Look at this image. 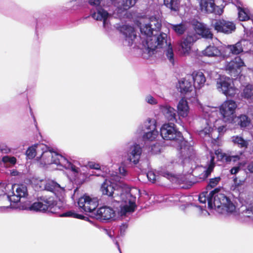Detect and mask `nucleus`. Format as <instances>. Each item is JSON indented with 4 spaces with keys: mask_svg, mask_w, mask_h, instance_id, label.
<instances>
[{
    "mask_svg": "<svg viewBox=\"0 0 253 253\" xmlns=\"http://www.w3.org/2000/svg\"><path fill=\"white\" fill-rule=\"evenodd\" d=\"M161 27V20L156 17H151L143 19L140 22L141 35L137 37L134 28L129 25H125L120 27V31L124 38V43L127 46L137 47L146 50L148 53L156 48L167 47L165 54L169 61L174 64V53L170 42H167V35L162 33L156 37L153 31H157Z\"/></svg>",
    "mask_w": 253,
    "mask_h": 253,
    "instance_id": "nucleus-1",
    "label": "nucleus"
},
{
    "mask_svg": "<svg viewBox=\"0 0 253 253\" xmlns=\"http://www.w3.org/2000/svg\"><path fill=\"white\" fill-rule=\"evenodd\" d=\"M237 107L236 102L232 100L223 102L219 107V112L222 117L221 119H218L217 108L208 106L204 107L203 108L204 117L203 121L206 126L199 131L200 136L203 138L208 137L215 139L223 134L227 130L226 123H232L235 118Z\"/></svg>",
    "mask_w": 253,
    "mask_h": 253,
    "instance_id": "nucleus-2",
    "label": "nucleus"
},
{
    "mask_svg": "<svg viewBox=\"0 0 253 253\" xmlns=\"http://www.w3.org/2000/svg\"><path fill=\"white\" fill-rule=\"evenodd\" d=\"M103 194L112 196L114 201L120 203V216H127L136 209V195L139 193L136 188H130L117 174L112 175L101 185Z\"/></svg>",
    "mask_w": 253,
    "mask_h": 253,
    "instance_id": "nucleus-3",
    "label": "nucleus"
},
{
    "mask_svg": "<svg viewBox=\"0 0 253 253\" xmlns=\"http://www.w3.org/2000/svg\"><path fill=\"white\" fill-rule=\"evenodd\" d=\"M198 200L200 203L204 205L199 207L200 210L206 207L205 204L207 200L208 208L210 210H214L222 214L236 215L237 213L235 205L224 194L218 193V189L211 191L209 195L208 192H202L199 195Z\"/></svg>",
    "mask_w": 253,
    "mask_h": 253,
    "instance_id": "nucleus-4",
    "label": "nucleus"
},
{
    "mask_svg": "<svg viewBox=\"0 0 253 253\" xmlns=\"http://www.w3.org/2000/svg\"><path fill=\"white\" fill-rule=\"evenodd\" d=\"M38 151L40 152L37 159L43 166L54 164L67 169L71 170L74 173H79L80 168L62 155L50 150L46 145L40 143L38 146Z\"/></svg>",
    "mask_w": 253,
    "mask_h": 253,
    "instance_id": "nucleus-5",
    "label": "nucleus"
},
{
    "mask_svg": "<svg viewBox=\"0 0 253 253\" xmlns=\"http://www.w3.org/2000/svg\"><path fill=\"white\" fill-rule=\"evenodd\" d=\"M64 207L63 198H59V201H56L52 198L41 199L40 201L34 202L32 204L26 203L21 206L22 210L36 212H45L48 211L55 213H58L59 211Z\"/></svg>",
    "mask_w": 253,
    "mask_h": 253,
    "instance_id": "nucleus-6",
    "label": "nucleus"
},
{
    "mask_svg": "<svg viewBox=\"0 0 253 253\" xmlns=\"http://www.w3.org/2000/svg\"><path fill=\"white\" fill-rule=\"evenodd\" d=\"M31 184L37 190H47L54 193L59 198H64L65 195V186L50 179H43L33 177L31 179Z\"/></svg>",
    "mask_w": 253,
    "mask_h": 253,
    "instance_id": "nucleus-7",
    "label": "nucleus"
},
{
    "mask_svg": "<svg viewBox=\"0 0 253 253\" xmlns=\"http://www.w3.org/2000/svg\"><path fill=\"white\" fill-rule=\"evenodd\" d=\"M216 88L219 92L227 97H233L238 92L232 80L225 76H220L216 79Z\"/></svg>",
    "mask_w": 253,
    "mask_h": 253,
    "instance_id": "nucleus-8",
    "label": "nucleus"
},
{
    "mask_svg": "<svg viewBox=\"0 0 253 253\" xmlns=\"http://www.w3.org/2000/svg\"><path fill=\"white\" fill-rule=\"evenodd\" d=\"M177 87L179 92L185 95L187 99L193 102H197L195 88L190 76L182 78L178 81Z\"/></svg>",
    "mask_w": 253,
    "mask_h": 253,
    "instance_id": "nucleus-9",
    "label": "nucleus"
},
{
    "mask_svg": "<svg viewBox=\"0 0 253 253\" xmlns=\"http://www.w3.org/2000/svg\"><path fill=\"white\" fill-rule=\"evenodd\" d=\"M90 15L93 19L103 22V28L106 32H108L112 30L110 22L112 15L106 10L100 6L95 7L91 9Z\"/></svg>",
    "mask_w": 253,
    "mask_h": 253,
    "instance_id": "nucleus-10",
    "label": "nucleus"
},
{
    "mask_svg": "<svg viewBox=\"0 0 253 253\" xmlns=\"http://www.w3.org/2000/svg\"><path fill=\"white\" fill-rule=\"evenodd\" d=\"M12 189L11 195H3V198L8 200L11 203H18L21 199L26 198L28 196L27 186L24 184H14Z\"/></svg>",
    "mask_w": 253,
    "mask_h": 253,
    "instance_id": "nucleus-11",
    "label": "nucleus"
},
{
    "mask_svg": "<svg viewBox=\"0 0 253 253\" xmlns=\"http://www.w3.org/2000/svg\"><path fill=\"white\" fill-rule=\"evenodd\" d=\"M160 132L164 139L173 140L175 143L182 138L181 133L177 130L173 124H164L161 128Z\"/></svg>",
    "mask_w": 253,
    "mask_h": 253,
    "instance_id": "nucleus-12",
    "label": "nucleus"
},
{
    "mask_svg": "<svg viewBox=\"0 0 253 253\" xmlns=\"http://www.w3.org/2000/svg\"><path fill=\"white\" fill-rule=\"evenodd\" d=\"M176 144L178 145L177 149L179 151L180 158L181 159V162L184 164L189 162L190 158L194 154L192 146L183 138L180 139Z\"/></svg>",
    "mask_w": 253,
    "mask_h": 253,
    "instance_id": "nucleus-13",
    "label": "nucleus"
},
{
    "mask_svg": "<svg viewBox=\"0 0 253 253\" xmlns=\"http://www.w3.org/2000/svg\"><path fill=\"white\" fill-rule=\"evenodd\" d=\"M78 203L81 209L85 212L92 213V216H93V212H95V209L98 205L97 198H91L86 195H84L80 198Z\"/></svg>",
    "mask_w": 253,
    "mask_h": 253,
    "instance_id": "nucleus-14",
    "label": "nucleus"
},
{
    "mask_svg": "<svg viewBox=\"0 0 253 253\" xmlns=\"http://www.w3.org/2000/svg\"><path fill=\"white\" fill-rule=\"evenodd\" d=\"M196 41V38L190 35L180 40L177 43V49L180 54L182 56L188 55L191 52L193 43Z\"/></svg>",
    "mask_w": 253,
    "mask_h": 253,
    "instance_id": "nucleus-15",
    "label": "nucleus"
},
{
    "mask_svg": "<svg viewBox=\"0 0 253 253\" xmlns=\"http://www.w3.org/2000/svg\"><path fill=\"white\" fill-rule=\"evenodd\" d=\"M127 160L130 163L137 164L142 153V149L139 145L135 143H129L127 145Z\"/></svg>",
    "mask_w": 253,
    "mask_h": 253,
    "instance_id": "nucleus-16",
    "label": "nucleus"
},
{
    "mask_svg": "<svg viewBox=\"0 0 253 253\" xmlns=\"http://www.w3.org/2000/svg\"><path fill=\"white\" fill-rule=\"evenodd\" d=\"M245 66V64L241 58L237 56L230 62L227 63L225 68L231 76L236 77L241 73V68Z\"/></svg>",
    "mask_w": 253,
    "mask_h": 253,
    "instance_id": "nucleus-17",
    "label": "nucleus"
},
{
    "mask_svg": "<svg viewBox=\"0 0 253 253\" xmlns=\"http://www.w3.org/2000/svg\"><path fill=\"white\" fill-rule=\"evenodd\" d=\"M145 127L148 130L143 135L145 140L152 141L159 136V132L156 130V122L154 119H148L144 123Z\"/></svg>",
    "mask_w": 253,
    "mask_h": 253,
    "instance_id": "nucleus-18",
    "label": "nucleus"
},
{
    "mask_svg": "<svg viewBox=\"0 0 253 253\" xmlns=\"http://www.w3.org/2000/svg\"><path fill=\"white\" fill-rule=\"evenodd\" d=\"M201 10L204 13H214L215 14L220 15L223 12V7L215 6L213 0H201L200 2Z\"/></svg>",
    "mask_w": 253,
    "mask_h": 253,
    "instance_id": "nucleus-19",
    "label": "nucleus"
},
{
    "mask_svg": "<svg viewBox=\"0 0 253 253\" xmlns=\"http://www.w3.org/2000/svg\"><path fill=\"white\" fill-rule=\"evenodd\" d=\"M115 215V212L112 208L104 206L95 210L92 216L100 220H109L114 219Z\"/></svg>",
    "mask_w": 253,
    "mask_h": 253,
    "instance_id": "nucleus-20",
    "label": "nucleus"
},
{
    "mask_svg": "<svg viewBox=\"0 0 253 253\" xmlns=\"http://www.w3.org/2000/svg\"><path fill=\"white\" fill-rule=\"evenodd\" d=\"M212 25L217 32L230 34L235 30V25L232 22L218 20L212 22Z\"/></svg>",
    "mask_w": 253,
    "mask_h": 253,
    "instance_id": "nucleus-21",
    "label": "nucleus"
},
{
    "mask_svg": "<svg viewBox=\"0 0 253 253\" xmlns=\"http://www.w3.org/2000/svg\"><path fill=\"white\" fill-rule=\"evenodd\" d=\"M201 55L209 57H219L224 58L227 56L225 53V49L223 47H216L214 45H209L200 53Z\"/></svg>",
    "mask_w": 253,
    "mask_h": 253,
    "instance_id": "nucleus-22",
    "label": "nucleus"
},
{
    "mask_svg": "<svg viewBox=\"0 0 253 253\" xmlns=\"http://www.w3.org/2000/svg\"><path fill=\"white\" fill-rule=\"evenodd\" d=\"M215 155L217 156L218 160L223 162L229 163L230 162H237L242 159V153L239 152L236 155L228 154L223 153L221 149H217L215 151Z\"/></svg>",
    "mask_w": 253,
    "mask_h": 253,
    "instance_id": "nucleus-23",
    "label": "nucleus"
},
{
    "mask_svg": "<svg viewBox=\"0 0 253 253\" xmlns=\"http://www.w3.org/2000/svg\"><path fill=\"white\" fill-rule=\"evenodd\" d=\"M137 0H115L114 4L117 8V13L126 15V10L133 6Z\"/></svg>",
    "mask_w": 253,
    "mask_h": 253,
    "instance_id": "nucleus-24",
    "label": "nucleus"
},
{
    "mask_svg": "<svg viewBox=\"0 0 253 253\" xmlns=\"http://www.w3.org/2000/svg\"><path fill=\"white\" fill-rule=\"evenodd\" d=\"M177 112L179 117L182 118H187L190 113V108L187 100L182 98L177 105Z\"/></svg>",
    "mask_w": 253,
    "mask_h": 253,
    "instance_id": "nucleus-25",
    "label": "nucleus"
},
{
    "mask_svg": "<svg viewBox=\"0 0 253 253\" xmlns=\"http://www.w3.org/2000/svg\"><path fill=\"white\" fill-rule=\"evenodd\" d=\"M194 81V86L196 89H200L203 87L206 81L204 73L201 71H194L191 75Z\"/></svg>",
    "mask_w": 253,
    "mask_h": 253,
    "instance_id": "nucleus-26",
    "label": "nucleus"
},
{
    "mask_svg": "<svg viewBox=\"0 0 253 253\" xmlns=\"http://www.w3.org/2000/svg\"><path fill=\"white\" fill-rule=\"evenodd\" d=\"M160 109L169 121L175 120L176 113L175 109L168 104H164L160 106Z\"/></svg>",
    "mask_w": 253,
    "mask_h": 253,
    "instance_id": "nucleus-27",
    "label": "nucleus"
},
{
    "mask_svg": "<svg viewBox=\"0 0 253 253\" xmlns=\"http://www.w3.org/2000/svg\"><path fill=\"white\" fill-rule=\"evenodd\" d=\"M248 43L246 40H241L235 44L228 45L226 48L229 49L233 54H239L242 52L244 50V46Z\"/></svg>",
    "mask_w": 253,
    "mask_h": 253,
    "instance_id": "nucleus-28",
    "label": "nucleus"
},
{
    "mask_svg": "<svg viewBox=\"0 0 253 253\" xmlns=\"http://www.w3.org/2000/svg\"><path fill=\"white\" fill-rule=\"evenodd\" d=\"M241 95L249 102H253V84H249L245 86L242 89Z\"/></svg>",
    "mask_w": 253,
    "mask_h": 253,
    "instance_id": "nucleus-29",
    "label": "nucleus"
},
{
    "mask_svg": "<svg viewBox=\"0 0 253 253\" xmlns=\"http://www.w3.org/2000/svg\"><path fill=\"white\" fill-rule=\"evenodd\" d=\"M214 160V157L213 156H211L210 163L208 164L207 168H204L203 169V173L199 175L200 178L204 179L210 175L215 166Z\"/></svg>",
    "mask_w": 253,
    "mask_h": 253,
    "instance_id": "nucleus-30",
    "label": "nucleus"
},
{
    "mask_svg": "<svg viewBox=\"0 0 253 253\" xmlns=\"http://www.w3.org/2000/svg\"><path fill=\"white\" fill-rule=\"evenodd\" d=\"M196 28L198 30L197 32L199 34L201 35L202 37L207 39H212V34L211 33L209 29L207 28L205 25L202 23H198Z\"/></svg>",
    "mask_w": 253,
    "mask_h": 253,
    "instance_id": "nucleus-31",
    "label": "nucleus"
},
{
    "mask_svg": "<svg viewBox=\"0 0 253 253\" xmlns=\"http://www.w3.org/2000/svg\"><path fill=\"white\" fill-rule=\"evenodd\" d=\"M232 141L234 144L237 145L240 148H247L249 145V141L244 139L239 135L233 136L231 137Z\"/></svg>",
    "mask_w": 253,
    "mask_h": 253,
    "instance_id": "nucleus-32",
    "label": "nucleus"
},
{
    "mask_svg": "<svg viewBox=\"0 0 253 253\" xmlns=\"http://www.w3.org/2000/svg\"><path fill=\"white\" fill-rule=\"evenodd\" d=\"M238 124L241 128H246L250 126L251 119L245 115H241L237 118Z\"/></svg>",
    "mask_w": 253,
    "mask_h": 253,
    "instance_id": "nucleus-33",
    "label": "nucleus"
},
{
    "mask_svg": "<svg viewBox=\"0 0 253 253\" xmlns=\"http://www.w3.org/2000/svg\"><path fill=\"white\" fill-rule=\"evenodd\" d=\"M164 4L172 11H177L179 9V1L178 0H164Z\"/></svg>",
    "mask_w": 253,
    "mask_h": 253,
    "instance_id": "nucleus-34",
    "label": "nucleus"
},
{
    "mask_svg": "<svg viewBox=\"0 0 253 253\" xmlns=\"http://www.w3.org/2000/svg\"><path fill=\"white\" fill-rule=\"evenodd\" d=\"M40 144H35L31 147H30L27 150L26 155L29 159H33L36 156H37V157L39 156L40 152L38 151V146Z\"/></svg>",
    "mask_w": 253,
    "mask_h": 253,
    "instance_id": "nucleus-35",
    "label": "nucleus"
},
{
    "mask_svg": "<svg viewBox=\"0 0 253 253\" xmlns=\"http://www.w3.org/2000/svg\"><path fill=\"white\" fill-rule=\"evenodd\" d=\"M244 218V221L249 222L253 221V207L247 209L242 213Z\"/></svg>",
    "mask_w": 253,
    "mask_h": 253,
    "instance_id": "nucleus-36",
    "label": "nucleus"
},
{
    "mask_svg": "<svg viewBox=\"0 0 253 253\" xmlns=\"http://www.w3.org/2000/svg\"><path fill=\"white\" fill-rule=\"evenodd\" d=\"M2 161L6 167L13 166L16 163V159L14 157L5 156H4Z\"/></svg>",
    "mask_w": 253,
    "mask_h": 253,
    "instance_id": "nucleus-37",
    "label": "nucleus"
},
{
    "mask_svg": "<svg viewBox=\"0 0 253 253\" xmlns=\"http://www.w3.org/2000/svg\"><path fill=\"white\" fill-rule=\"evenodd\" d=\"M170 27L178 35L183 34L186 29V27L183 23L179 24H170Z\"/></svg>",
    "mask_w": 253,
    "mask_h": 253,
    "instance_id": "nucleus-38",
    "label": "nucleus"
},
{
    "mask_svg": "<svg viewBox=\"0 0 253 253\" xmlns=\"http://www.w3.org/2000/svg\"><path fill=\"white\" fill-rule=\"evenodd\" d=\"M238 9V18L240 21H246L249 19L250 17L247 11L245 9L239 7Z\"/></svg>",
    "mask_w": 253,
    "mask_h": 253,
    "instance_id": "nucleus-39",
    "label": "nucleus"
},
{
    "mask_svg": "<svg viewBox=\"0 0 253 253\" xmlns=\"http://www.w3.org/2000/svg\"><path fill=\"white\" fill-rule=\"evenodd\" d=\"M145 101L147 103L154 105L158 103V101L153 96L150 94L147 95L145 97Z\"/></svg>",
    "mask_w": 253,
    "mask_h": 253,
    "instance_id": "nucleus-40",
    "label": "nucleus"
},
{
    "mask_svg": "<svg viewBox=\"0 0 253 253\" xmlns=\"http://www.w3.org/2000/svg\"><path fill=\"white\" fill-rule=\"evenodd\" d=\"M147 176L148 180L152 183H155L158 178V176L156 175L153 171H148L147 173Z\"/></svg>",
    "mask_w": 253,
    "mask_h": 253,
    "instance_id": "nucleus-41",
    "label": "nucleus"
},
{
    "mask_svg": "<svg viewBox=\"0 0 253 253\" xmlns=\"http://www.w3.org/2000/svg\"><path fill=\"white\" fill-rule=\"evenodd\" d=\"M221 178L219 176L211 179L209 184V186L211 187V188L214 187L218 184Z\"/></svg>",
    "mask_w": 253,
    "mask_h": 253,
    "instance_id": "nucleus-42",
    "label": "nucleus"
},
{
    "mask_svg": "<svg viewBox=\"0 0 253 253\" xmlns=\"http://www.w3.org/2000/svg\"><path fill=\"white\" fill-rule=\"evenodd\" d=\"M61 217L73 216L78 218L82 219L84 216L81 214L73 213L71 211L67 212L60 215Z\"/></svg>",
    "mask_w": 253,
    "mask_h": 253,
    "instance_id": "nucleus-43",
    "label": "nucleus"
},
{
    "mask_svg": "<svg viewBox=\"0 0 253 253\" xmlns=\"http://www.w3.org/2000/svg\"><path fill=\"white\" fill-rule=\"evenodd\" d=\"M88 166L92 169H100V166L99 164L93 162H89L88 163Z\"/></svg>",
    "mask_w": 253,
    "mask_h": 253,
    "instance_id": "nucleus-44",
    "label": "nucleus"
},
{
    "mask_svg": "<svg viewBox=\"0 0 253 253\" xmlns=\"http://www.w3.org/2000/svg\"><path fill=\"white\" fill-rule=\"evenodd\" d=\"M186 197L176 195L173 196V203H177V202H182L184 201V199L186 198Z\"/></svg>",
    "mask_w": 253,
    "mask_h": 253,
    "instance_id": "nucleus-45",
    "label": "nucleus"
},
{
    "mask_svg": "<svg viewBox=\"0 0 253 253\" xmlns=\"http://www.w3.org/2000/svg\"><path fill=\"white\" fill-rule=\"evenodd\" d=\"M0 150L3 153H8L10 151V149L4 144L0 145Z\"/></svg>",
    "mask_w": 253,
    "mask_h": 253,
    "instance_id": "nucleus-46",
    "label": "nucleus"
},
{
    "mask_svg": "<svg viewBox=\"0 0 253 253\" xmlns=\"http://www.w3.org/2000/svg\"><path fill=\"white\" fill-rule=\"evenodd\" d=\"M245 182V180H239L238 181L237 177L234 178V184L236 187L244 185Z\"/></svg>",
    "mask_w": 253,
    "mask_h": 253,
    "instance_id": "nucleus-47",
    "label": "nucleus"
},
{
    "mask_svg": "<svg viewBox=\"0 0 253 253\" xmlns=\"http://www.w3.org/2000/svg\"><path fill=\"white\" fill-rule=\"evenodd\" d=\"M241 165V163H239V166L238 167H234L230 169V173L232 174H236V173H237L240 170V168Z\"/></svg>",
    "mask_w": 253,
    "mask_h": 253,
    "instance_id": "nucleus-48",
    "label": "nucleus"
},
{
    "mask_svg": "<svg viewBox=\"0 0 253 253\" xmlns=\"http://www.w3.org/2000/svg\"><path fill=\"white\" fill-rule=\"evenodd\" d=\"M102 0H89V3L91 5L95 6V7L99 6V4Z\"/></svg>",
    "mask_w": 253,
    "mask_h": 253,
    "instance_id": "nucleus-49",
    "label": "nucleus"
},
{
    "mask_svg": "<svg viewBox=\"0 0 253 253\" xmlns=\"http://www.w3.org/2000/svg\"><path fill=\"white\" fill-rule=\"evenodd\" d=\"M120 173L123 176H125L126 174V170L124 167H120L119 169Z\"/></svg>",
    "mask_w": 253,
    "mask_h": 253,
    "instance_id": "nucleus-50",
    "label": "nucleus"
},
{
    "mask_svg": "<svg viewBox=\"0 0 253 253\" xmlns=\"http://www.w3.org/2000/svg\"><path fill=\"white\" fill-rule=\"evenodd\" d=\"M161 175L168 179H169L171 177H172V174L169 172H162Z\"/></svg>",
    "mask_w": 253,
    "mask_h": 253,
    "instance_id": "nucleus-51",
    "label": "nucleus"
},
{
    "mask_svg": "<svg viewBox=\"0 0 253 253\" xmlns=\"http://www.w3.org/2000/svg\"><path fill=\"white\" fill-rule=\"evenodd\" d=\"M4 189H5L4 184L0 183V196L3 195L2 198H3V195H4V194H3L4 192ZM3 199H4V198H3Z\"/></svg>",
    "mask_w": 253,
    "mask_h": 253,
    "instance_id": "nucleus-52",
    "label": "nucleus"
},
{
    "mask_svg": "<svg viewBox=\"0 0 253 253\" xmlns=\"http://www.w3.org/2000/svg\"><path fill=\"white\" fill-rule=\"evenodd\" d=\"M127 226L126 224H123L120 227V232L121 234H124L126 230V229Z\"/></svg>",
    "mask_w": 253,
    "mask_h": 253,
    "instance_id": "nucleus-53",
    "label": "nucleus"
},
{
    "mask_svg": "<svg viewBox=\"0 0 253 253\" xmlns=\"http://www.w3.org/2000/svg\"><path fill=\"white\" fill-rule=\"evenodd\" d=\"M151 151L153 153H157V152H160V149L159 147H156V146L155 145L154 147H152Z\"/></svg>",
    "mask_w": 253,
    "mask_h": 253,
    "instance_id": "nucleus-54",
    "label": "nucleus"
},
{
    "mask_svg": "<svg viewBox=\"0 0 253 253\" xmlns=\"http://www.w3.org/2000/svg\"><path fill=\"white\" fill-rule=\"evenodd\" d=\"M247 169L250 172H253V161L248 165Z\"/></svg>",
    "mask_w": 253,
    "mask_h": 253,
    "instance_id": "nucleus-55",
    "label": "nucleus"
},
{
    "mask_svg": "<svg viewBox=\"0 0 253 253\" xmlns=\"http://www.w3.org/2000/svg\"><path fill=\"white\" fill-rule=\"evenodd\" d=\"M18 174V172L16 170H12L10 171V174L13 176L17 175Z\"/></svg>",
    "mask_w": 253,
    "mask_h": 253,
    "instance_id": "nucleus-56",
    "label": "nucleus"
},
{
    "mask_svg": "<svg viewBox=\"0 0 253 253\" xmlns=\"http://www.w3.org/2000/svg\"><path fill=\"white\" fill-rule=\"evenodd\" d=\"M173 196H169L166 198V200L171 203H173Z\"/></svg>",
    "mask_w": 253,
    "mask_h": 253,
    "instance_id": "nucleus-57",
    "label": "nucleus"
},
{
    "mask_svg": "<svg viewBox=\"0 0 253 253\" xmlns=\"http://www.w3.org/2000/svg\"><path fill=\"white\" fill-rule=\"evenodd\" d=\"M195 207H197V208H199V207H200V206L197 207V205H195ZM199 211H202V213L203 215H206L207 214L208 215H209V213H208V212L207 211H205V212H204V211L203 210V209H202V210H199Z\"/></svg>",
    "mask_w": 253,
    "mask_h": 253,
    "instance_id": "nucleus-58",
    "label": "nucleus"
},
{
    "mask_svg": "<svg viewBox=\"0 0 253 253\" xmlns=\"http://www.w3.org/2000/svg\"><path fill=\"white\" fill-rule=\"evenodd\" d=\"M195 207H197V208H199V207H200V206L197 207V205H195ZM199 211H202V213L203 215H206L207 214L208 215H209V213H208V212L207 211H205V212H204V211L203 210V209H202V210H199Z\"/></svg>",
    "mask_w": 253,
    "mask_h": 253,
    "instance_id": "nucleus-59",
    "label": "nucleus"
},
{
    "mask_svg": "<svg viewBox=\"0 0 253 253\" xmlns=\"http://www.w3.org/2000/svg\"><path fill=\"white\" fill-rule=\"evenodd\" d=\"M223 1L225 2H231V3H234L236 2H237L238 0H223Z\"/></svg>",
    "mask_w": 253,
    "mask_h": 253,
    "instance_id": "nucleus-60",
    "label": "nucleus"
},
{
    "mask_svg": "<svg viewBox=\"0 0 253 253\" xmlns=\"http://www.w3.org/2000/svg\"><path fill=\"white\" fill-rule=\"evenodd\" d=\"M116 245H117V246H118V249H119V250L120 252H121V251H120V249L119 246V245H118V243L117 242L116 243Z\"/></svg>",
    "mask_w": 253,
    "mask_h": 253,
    "instance_id": "nucleus-61",
    "label": "nucleus"
}]
</instances>
